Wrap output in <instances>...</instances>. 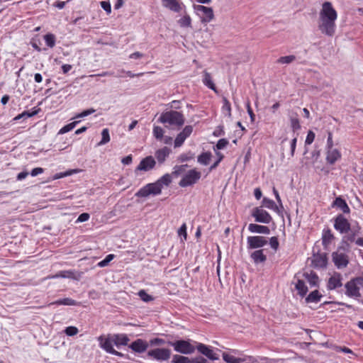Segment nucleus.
<instances>
[{
  "label": "nucleus",
  "instance_id": "obj_11",
  "mask_svg": "<svg viewBox=\"0 0 363 363\" xmlns=\"http://www.w3.org/2000/svg\"><path fill=\"white\" fill-rule=\"evenodd\" d=\"M252 216L255 221L268 224L272 221V216L262 207H256L252 210Z\"/></svg>",
  "mask_w": 363,
  "mask_h": 363
},
{
  "label": "nucleus",
  "instance_id": "obj_40",
  "mask_svg": "<svg viewBox=\"0 0 363 363\" xmlns=\"http://www.w3.org/2000/svg\"><path fill=\"white\" fill-rule=\"evenodd\" d=\"M222 356H223V360L225 362H226L227 363H239V362L242 361V359L237 358V357H234L233 355L226 353V352H223Z\"/></svg>",
  "mask_w": 363,
  "mask_h": 363
},
{
  "label": "nucleus",
  "instance_id": "obj_50",
  "mask_svg": "<svg viewBox=\"0 0 363 363\" xmlns=\"http://www.w3.org/2000/svg\"><path fill=\"white\" fill-rule=\"evenodd\" d=\"M96 110L94 108H89L86 110L83 111L82 113H78L76 115L74 118H84L94 113H95Z\"/></svg>",
  "mask_w": 363,
  "mask_h": 363
},
{
  "label": "nucleus",
  "instance_id": "obj_61",
  "mask_svg": "<svg viewBox=\"0 0 363 363\" xmlns=\"http://www.w3.org/2000/svg\"><path fill=\"white\" fill-rule=\"evenodd\" d=\"M328 137L327 140V149H333V141L332 138V133L328 131Z\"/></svg>",
  "mask_w": 363,
  "mask_h": 363
},
{
  "label": "nucleus",
  "instance_id": "obj_36",
  "mask_svg": "<svg viewBox=\"0 0 363 363\" xmlns=\"http://www.w3.org/2000/svg\"><path fill=\"white\" fill-rule=\"evenodd\" d=\"M334 236L332 234L330 230L328 229L326 230H324L323 237H322V242L323 245L326 246L329 245L331 241L333 240Z\"/></svg>",
  "mask_w": 363,
  "mask_h": 363
},
{
  "label": "nucleus",
  "instance_id": "obj_30",
  "mask_svg": "<svg viewBox=\"0 0 363 363\" xmlns=\"http://www.w3.org/2000/svg\"><path fill=\"white\" fill-rule=\"evenodd\" d=\"M172 182V174H165L160 179H158L156 182L160 184V188L162 189L164 186H168Z\"/></svg>",
  "mask_w": 363,
  "mask_h": 363
},
{
  "label": "nucleus",
  "instance_id": "obj_12",
  "mask_svg": "<svg viewBox=\"0 0 363 363\" xmlns=\"http://www.w3.org/2000/svg\"><path fill=\"white\" fill-rule=\"evenodd\" d=\"M267 240L262 236H249L247 238V250L257 249L267 245Z\"/></svg>",
  "mask_w": 363,
  "mask_h": 363
},
{
  "label": "nucleus",
  "instance_id": "obj_29",
  "mask_svg": "<svg viewBox=\"0 0 363 363\" xmlns=\"http://www.w3.org/2000/svg\"><path fill=\"white\" fill-rule=\"evenodd\" d=\"M322 294L319 292L318 290H314L311 291L306 298L305 302L306 303H318L320 301L322 298Z\"/></svg>",
  "mask_w": 363,
  "mask_h": 363
},
{
  "label": "nucleus",
  "instance_id": "obj_21",
  "mask_svg": "<svg viewBox=\"0 0 363 363\" xmlns=\"http://www.w3.org/2000/svg\"><path fill=\"white\" fill-rule=\"evenodd\" d=\"M312 264L315 268H325L328 264V258L325 253L313 255Z\"/></svg>",
  "mask_w": 363,
  "mask_h": 363
},
{
  "label": "nucleus",
  "instance_id": "obj_26",
  "mask_svg": "<svg viewBox=\"0 0 363 363\" xmlns=\"http://www.w3.org/2000/svg\"><path fill=\"white\" fill-rule=\"evenodd\" d=\"M170 150L167 147H164L155 152V157L160 163H163L169 156Z\"/></svg>",
  "mask_w": 363,
  "mask_h": 363
},
{
  "label": "nucleus",
  "instance_id": "obj_14",
  "mask_svg": "<svg viewBox=\"0 0 363 363\" xmlns=\"http://www.w3.org/2000/svg\"><path fill=\"white\" fill-rule=\"evenodd\" d=\"M156 162L152 156H147L143 158L135 169L136 173L138 171L148 172L155 168Z\"/></svg>",
  "mask_w": 363,
  "mask_h": 363
},
{
  "label": "nucleus",
  "instance_id": "obj_5",
  "mask_svg": "<svg viewBox=\"0 0 363 363\" xmlns=\"http://www.w3.org/2000/svg\"><path fill=\"white\" fill-rule=\"evenodd\" d=\"M162 189L156 182L149 183L140 188L135 194L136 197L146 198L150 195L157 196L162 193Z\"/></svg>",
  "mask_w": 363,
  "mask_h": 363
},
{
  "label": "nucleus",
  "instance_id": "obj_46",
  "mask_svg": "<svg viewBox=\"0 0 363 363\" xmlns=\"http://www.w3.org/2000/svg\"><path fill=\"white\" fill-rule=\"evenodd\" d=\"M173 363H190L188 357L176 354L173 357Z\"/></svg>",
  "mask_w": 363,
  "mask_h": 363
},
{
  "label": "nucleus",
  "instance_id": "obj_54",
  "mask_svg": "<svg viewBox=\"0 0 363 363\" xmlns=\"http://www.w3.org/2000/svg\"><path fill=\"white\" fill-rule=\"evenodd\" d=\"M101 8L108 13H111V6L108 1H104L100 3Z\"/></svg>",
  "mask_w": 363,
  "mask_h": 363
},
{
  "label": "nucleus",
  "instance_id": "obj_64",
  "mask_svg": "<svg viewBox=\"0 0 363 363\" xmlns=\"http://www.w3.org/2000/svg\"><path fill=\"white\" fill-rule=\"evenodd\" d=\"M43 169L41 168V167H36V168H34L32 169L31 172H30V175L32 177H35L38 174H40L43 172Z\"/></svg>",
  "mask_w": 363,
  "mask_h": 363
},
{
  "label": "nucleus",
  "instance_id": "obj_27",
  "mask_svg": "<svg viewBox=\"0 0 363 363\" xmlns=\"http://www.w3.org/2000/svg\"><path fill=\"white\" fill-rule=\"evenodd\" d=\"M250 257L252 258V259L253 260V262L256 264H259V263H263L267 259V257L263 253V250H258L254 251L250 255Z\"/></svg>",
  "mask_w": 363,
  "mask_h": 363
},
{
  "label": "nucleus",
  "instance_id": "obj_49",
  "mask_svg": "<svg viewBox=\"0 0 363 363\" xmlns=\"http://www.w3.org/2000/svg\"><path fill=\"white\" fill-rule=\"evenodd\" d=\"M294 59L295 57L294 55L281 57L278 59L277 62L280 64H289L291 63Z\"/></svg>",
  "mask_w": 363,
  "mask_h": 363
},
{
  "label": "nucleus",
  "instance_id": "obj_6",
  "mask_svg": "<svg viewBox=\"0 0 363 363\" xmlns=\"http://www.w3.org/2000/svg\"><path fill=\"white\" fill-rule=\"evenodd\" d=\"M191 340H177L175 342H170V345L174 347V350L179 353L190 354L195 350V346L191 343Z\"/></svg>",
  "mask_w": 363,
  "mask_h": 363
},
{
  "label": "nucleus",
  "instance_id": "obj_44",
  "mask_svg": "<svg viewBox=\"0 0 363 363\" xmlns=\"http://www.w3.org/2000/svg\"><path fill=\"white\" fill-rule=\"evenodd\" d=\"M115 255H113V254H109L108 255L105 259H104L103 260H101V262H99L97 265L98 267H106L109 262L113 260V259L114 258Z\"/></svg>",
  "mask_w": 363,
  "mask_h": 363
},
{
  "label": "nucleus",
  "instance_id": "obj_19",
  "mask_svg": "<svg viewBox=\"0 0 363 363\" xmlns=\"http://www.w3.org/2000/svg\"><path fill=\"white\" fill-rule=\"evenodd\" d=\"M332 257L335 265L339 269L345 267L348 264L347 256L344 253L335 252L332 254Z\"/></svg>",
  "mask_w": 363,
  "mask_h": 363
},
{
  "label": "nucleus",
  "instance_id": "obj_3",
  "mask_svg": "<svg viewBox=\"0 0 363 363\" xmlns=\"http://www.w3.org/2000/svg\"><path fill=\"white\" fill-rule=\"evenodd\" d=\"M361 286H363V278L361 277L353 278L345 285V294L349 297L358 298L361 296L359 292Z\"/></svg>",
  "mask_w": 363,
  "mask_h": 363
},
{
  "label": "nucleus",
  "instance_id": "obj_34",
  "mask_svg": "<svg viewBox=\"0 0 363 363\" xmlns=\"http://www.w3.org/2000/svg\"><path fill=\"white\" fill-rule=\"evenodd\" d=\"M203 83L209 89L216 91V86L212 81L211 74L206 71L203 72Z\"/></svg>",
  "mask_w": 363,
  "mask_h": 363
},
{
  "label": "nucleus",
  "instance_id": "obj_1",
  "mask_svg": "<svg viewBox=\"0 0 363 363\" xmlns=\"http://www.w3.org/2000/svg\"><path fill=\"white\" fill-rule=\"evenodd\" d=\"M159 121L162 123H168L179 127L184 123L183 114L176 111H169L162 113Z\"/></svg>",
  "mask_w": 363,
  "mask_h": 363
},
{
  "label": "nucleus",
  "instance_id": "obj_32",
  "mask_svg": "<svg viewBox=\"0 0 363 363\" xmlns=\"http://www.w3.org/2000/svg\"><path fill=\"white\" fill-rule=\"evenodd\" d=\"M212 154L210 152H205L199 155L197 161L203 165H208L211 159Z\"/></svg>",
  "mask_w": 363,
  "mask_h": 363
},
{
  "label": "nucleus",
  "instance_id": "obj_8",
  "mask_svg": "<svg viewBox=\"0 0 363 363\" xmlns=\"http://www.w3.org/2000/svg\"><path fill=\"white\" fill-rule=\"evenodd\" d=\"M320 18L336 21L337 18V11L333 7L331 2L325 1L322 5V9L320 11Z\"/></svg>",
  "mask_w": 363,
  "mask_h": 363
},
{
  "label": "nucleus",
  "instance_id": "obj_58",
  "mask_svg": "<svg viewBox=\"0 0 363 363\" xmlns=\"http://www.w3.org/2000/svg\"><path fill=\"white\" fill-rule=\"evenodd\" d=\"M89 214L87 213H83L79 216L77 219V223H83L87 221L89 219Z\"/></svg>",
  "mask_w": 363,
  "mask_h": 363
},
{
  "label": "nucleus",
  "instance_id": "obj_59",
  "mask_svg": "<svg viewBox=\"0 0 363 363\" xmlns=\"http://www.w3.org/2000/svg\"><path fill=\"white\" fill-rule=\"evenodd\" d=\"M269 245L272 249L277 250L279 247V242L276 237H272L269 240Z\"/></svg>",
  "mask_w": 363,
  "mask_h": 363
},
{
  "label": "nucleus",
  "instance_id": "obj_10",
  "mask_svg": "<svg viewBox=\"0 0 363 363\" xmlns=\"http://www.w3.org/2000/svg\"><path fill=\"white\" fill-rule=\"evenodd\" d=\"M318 28L322 33L328 36H333L335 32V21L320 18Z\"/></svg>",
  "mask_w": 363,
  "mask_h": 363
},
{
  "label": "nucleus",
  "instance_id": "obj_9",
  "mask_svg": "<svg viewBox=\"0 0 363 363\" xmlns=\"http://www.w3.org/2000/svg\"><path fill=\"white\" fill-rule=\"evenodd\" d=\"M171 352L167 348H156L147 352V356L157 361H167L170 358Z\"/></svg>",
  "mask_w": 363,
  "mask_h": 363
},
{
  "label": "nucleus",
  "instance_id": "obj_39",
  "mask_svg": "<svg viewBox=\"0 0 363 363\" xmlns=\"http://www.w3.org/2000/svg\"><path fill=\"white\" fill-rule=\"evenodd\" d=\"M79 123V121H74V122H72L65 126H63L62 128L60 129V130L58 131V134L59 135H62V134H65L66 133H68L69 131H71L72 130H73L75 126Z\"/></svg>",
  "mask_w": 363,
  "mask_h": 363
},
{
  "label": "nucleus",
  "instance_id": "obj_31",
  "mask_svg": "<svg viewBox=\"0 0 363 363\" xmlns=\"http://www.w3.org/2000/svg\"><path fill=\"white\" fill-rule=\"evenodd\" d=\"M221 111L225 116H227L229 118H231V105L225 97L223 98V106L221 108Z\"/></svg>",
  "mask_w": 363,
  "mask_h": 363
},
{
  "label": "nucleus",
  "instance_id": "obj_42",
  "mask_svg": "<svg viewBox=\"0 0 363 363\" xmlns=\"http://www.w3.org/2000/svg\"><path fill=\"white\" fill-rule=\"evenodd\" d=\"M307 280L311 286H318L319 278L315 273L308 275Z\"/></svg>",
  "mask_w": 363,
  "mask_h": 363
},
{
  "label": "nucleus",
  "instance_id": "obj_56",
  "mask_svg": "<svg viewBox=\"0 0 363 363\" xmlns=\"http://www.w3.org/2000/svg\"><path fill=\"white\" fill-rule=\"evenodd\" d=\"M347 233V234L343 237V241L345 242H354L355 241V238H356V235H354V233H352L350 231H349Z\"/></svg>",
  "mask_w": 363,
  "mask_h": 363
},
{
  "label": "nucleus",
  "instance_id": "obj_4",
  "mask_svg": "<svg viewBox=\"0 0 363 363\" xmlns=\"http://www.w3.org/2000/svg\"><path fill=\"white\" fill-rule=\"evenodd\" d=\"M98 341L99 342L100 347L106 352L118 357L123 356L121 352L114 350L113 346L115 344L112 335H108V336L101 335L98 337Z\"/></svg>",
  "mask_w": 363,
  "mask_h": 363
},
{
  "label": "nucleus",
  "instance_id": "obj_16",
  "mask_svg": "<svg viewBox=\"0 0 363 363\" xmlns=\"http://www.w3.org/2000/svg\"><path fill=\"white\" fill-rule=\"evenodd\" d=\"M196 349L200 353L205 355L206 357L211 360H217L220 357V355L218 352L213 350L211 347L204 344L198 343L196 345Z\"/></svg>",
  "mask_w": 363,
  "mask_h": 363
},
{
  "label": "nucleus",
  "instance_id": "obj_25",
  "mask_svg": "<svg viewBox=\"0 0 363 363\" xmlns=\"http://www.w3.org/2000/svg\"><path fill=\"white\" fill-rule=\"evenodd\" d=\"M248 230L253 233L269 234L270 230L268 227L255 223H250L248 225Z\"/></svg>",
  "mask_w": 363,
  "mask_h": 363
},
{
  "label": "nucleus",
  "instance_id": "obj_17",
  "mask_svg": "<svg viewBox=\"0 0 363 363\" xmlns=\"http://www.w3.org/2000/svg\"><path fill=\"white\" fill-rule=\"evenodd\" d=\"M128 347L135 353H143L149 347V343L143 339H137L128 345Z\"/></svg>",
  "mask_w": 363,
  "mask_h": 363
},
{
  "label": "nucleus",
  "instance_id": "obj_2",
  "mask_svg": "<svg viewBox=\"0 0 363 363\" xmlns=\"http://www.w3.org/2000/svg\"><path fill=\"white\" fill-rule=\"evenodd\" d=\"M193 9L195 14L199 17L202 24H207L211 22L214 18V12L211 7L201 4H194Z\"/></svg>",
  "mask_w": 363,
  "mask_h": 363
},
{
  "label": "nucleus",
  "instance_id": "obj_28",
  "mask_svg": "<svg viewBox=\"0 0 363 363\" xmlns=\"http://www.w3.org/2000/svg\"><path fill=\"white\" fill-rule=\"evenodd\" d=\"M333 206L339 208L345 213H349L350 212V209L346 201L341 197H337L335 199L333 203Z\"/></svg>",
  "mask_w": 363,
  "mask_h": 363
},
{
  "label": "nucleus",
  "instance_id": "obj_52",
  "mask_svg": "<svg viewBox=\"0 0 363 363\" xmlns=\"http://www.w3.org/2000/svg\"><path fill=\"white\" fill-rule=\"evenodd\" d=\"M186 167H187V164L176 166L174 168V171L172 172V174L175 177L180 175L182 173H183L184 172L185 168Z\"/></svg>",
  "mask_w": 363,
  "mask_h": 363
},
{
  "label": "nucleus",
  "instance_id": "obj_24",
  "mask_svg": "<svg viewBox=\"0 0 363 363\" xmlns=\"http://www.w3.org/2000/svg\"><path fill=\"white\" fill-rule=\"evenodd\" d=\"M341 157V154L337 149H328L327 151L326 160L330 164H333Z\"/></svg>",
  "mask_w": 363,
  "mask_h": 363
},
{
  "label": "nucleus",
  "instance_id": "obj_33",
  "mask_svg": "<svg viewBox=\"0 0 363 363\" xmlns=\"http://www.w3.org/2000/svg\"><path fill=\"white\" fill-rule=\"evenodd\" d=\"M262 206L272 210L275 212H279V207L276 203L268 198H264L262 200Z\"/></svg>",
  "mask_w": 363,
  "mask_h": 363
},
{
  "label": "nucleus",
  "instance_id": "obj_51",
  "mask_svg": "<svg viewBox=\"0 0 363 363\" xmlns=\"http://www.w3.org/2000/svg\"><path fill=\"white\" fill-rule=\"evenodd\" d=\"M78 332H79V330L75 326H69L65 329V333L67 336H74V335H77L78 333Z\"/></svg>",
  "mask_w": 363,
  "mask_h": 363
},
{
  "label": "nucleus",
  "instance_id": "obj_45",
  "mask_svg": "<svg viewBox=\"0 0 363 363\" xmlns=\"http://www.w3.org/2000/svg\"><path fill=\"white\" fill-rule=\"evenodd\" d=\"M228 143V142L226 139H220L217 142L216 146L213 147V150L216 152V150L224 149L227 146Z\"/></svg>",
  "mask_w": 363,
  "mask_h": 363
},
{
  "label": "nucleus",
  "instance_id": "obj_60",
  "mask_svg": "<svg viewBox=\"0 0 363 363\" xmlns=\"http://www.w3.org/2000/svg\"><path fill=\"white\" fill-rule=\"evenodd\" d=\"M178 234L180 236H184V239L186 238V235H187V233H186V224L184 223L179 229L178 230Z\"/></svg>",
  "mask_w": 363,
  "mask_h": 363
},
{
  "label": "nucleus",
  "instance_id": "obj_38",
  "mask_svg": "<svg viewBox=\"0 0 363 363\" xmlns=\"http://www.w3.org/2000/svg\"><path fill=\"white\" fill-rule=\"evenodd\" d=\"M110 141V135L109 130L108 128H104L101 132V140L99 143H98V146L104 145L108 143Z\"/></svg>",
  "mask_w": 363,
  "mask_h": 363
},
{
  "label": "nucleus",
  "instance_id": "obj_53",
  "mask_svg": "<svg viewBox=\"0 0 363 363\" xmlns=\"http://www.w3.org/2000/svg\"><path fill=\"white\" fill-rule=\"evenodd\" d=\"M77 172H78V170H77V169H72V170L67 171L65 172H60V173L55 174L54 177V179H60V178H62L65 177L70 176L73 173H76Z\"/></svg>",
  "mask_w": 363,
  "mask_h": 363
},
{
  "label": "nucleus",
  "instance_id": "obj_18",
  "mask_svg": "<svg viewBox=\"0 0 363 363\" xmlns=\"http://www.w3.org/2000/svg\"><path fill=\"white\" fill-rule=\"evenodd\" d=\"M193 131V127L191 125H186L184 127L183 130L179 133L174 140V147H179L183 145L185 140L190 136Z\"/></svg>",
  "mask_w": 363,
  "mask_h": 363
},
{
  "label": "nucleus",
  "instance_id": "obj_62",
  "mask_svg": "<svg viewBox=\"0 0 363 363\" xmlns=\"http://www.w3.org/2000/svg\"><path fill=\"white\" fill-rule=\"evenodd\" d=\"M164 343V340L160 338H154L150 341L151 345H161Z\"/></svg>",
  "mask_w": 363,
  "mask_h": 363
},
{
  "label": "nucleus",
  "instance_id": "obj_63",
  "mask_svg": "<svg viewBox=\"0 0 363 363\" xmlns=\"http://www.w3.org/2000/svg\"><path fill=\"white\" fill-rule=\"evenodd\" d=\"M247 111L250 117L251 121L253 122L255 121V116L251 108L250 102L247 103Z\"/></svg>",
  "mask_w": 363,
  "mask_h": 363
},
{
  "label": "nucleus",
  "instance_id": "obj_57",
  "mask_svg": "<svg viewBox=\"0 0 363 363\" xmlns=\"http://www.w3.org/2000/svg\"><path fill=\"white\" fill-rule=\"evenodd\" d=\"M315 139V133L312 130L308 132V135L305 141L306 145H311Z\"/></svg>",
  "mask_w": 363,
  "mask_h": 363
},
{
  "label": "nucleus",
  "instance_id": "obj_35",
  "mask_svg": "<svg viewBox=\"0 0 363 363\" xmlns=\"http://www.w3.org/2000/svg\"><path fill=\"white\" fill-rule=\"evenodd\" d=\"M296 290L300 296H304L308 292V287L303 281L298 279L296 281Z\"/></svg>",
  "mask_w": 363,
  "mask_h": 363
},
{
  "label": "nucleus",
  "instance_id": "obj_20",
  "mask_svg": "<svg viewBox=\"0 0 363 363\" xmlns=\"http://www.w3.org/2000/svg\"><path fill=\"white\" fill-rule=\"evenodd\" d=\"M342 275L340 273H335L331 276L327 284V288L328 290H334L342 286Z\"/></svg>",
  "mask_w": 363,
  "mask_h": 363
},
{
  "label": "nucleus",
  "instance_id": "obj_15",
  "mask_svg": "<svg viewBox=\"0 0 363 363\" xmlns=\"http://www.w3.org/2000/svg\"><path fill=\"white\" fill-rule=\"evenodd\" d=\"M163 7L175 13L183 11L185 5L180 0H161Z\"/></svg>",
  "mask_w": 363,
  "mask_h": 363
},
{
  "label": "nucleus",
  "instance_id": "obj_23",
  "mask_svg": "<svg viewBox=\"0 0 363 363\" xmlns=\"http://www.w3.org/2000/svg\"><path fill=\"white\" fill-rule=\"evenodd\" d=\"M112 336L114 340L115 346L117 347L128 345L130 341V339L125 334H113Z\"/></svg>",
  "mask_w": 363,
  "mask_h": 363
},
{
  "label": "nucleus",
  "instance_id": "obj_55",
  "mask_svg": "<svg viewBox=\"0 0 363 363\" xmlns=\"http://www.w3.org/2000/svg\"><path fill=\"white\" fill-rule=\"evenodd\" d=\"M72 273L69 271H62L53 276V278H69Z\"/></svg>",
  "mask_w": 363,
  "mask_h": 363
},
{
  "label": "nucleus",
  "instance_id": "obj_43",
  "mask_svg": "<svg viewBox=\"0 0 363 363\" xmlns=\"http://www.w3.org/2000/svg\"><path fill=\"white\" fill-rule=\"evenodd\" d=\"M36 114H37V111H33L31 113L28 112V111H23L22 113L18 114V116H16L13 118V121H19L20 119H22V118L26 119V118L32 117V116H35Z\"/></svg>",
  "mask_w": 363,
  "mask_h": 363
},
{
  "label": "nucleus",
  "instance_id": "obj_37",
  "mask_svg": "<svg viewBox=\"0 0 363 363\" xmlns=\"http://www.w3.org/2000/svg\"><path fill=\"white\" fill-rule=\"evenodd\" d=\"M52 304L55 305H64V306H76L77 302L69 298H65L62 299L57 300L53 302Z\"/></svg>",
  "mask_w": 363,
  "mask_h": 363
},
{
  "label": "nucleus",
  "instance_id": "obj_48",
  "mask_svg": "<svg viewBox=\"0 0 363 363\" xmlns=\"http://www.w3.org/2000/svg\"><path fill=\"white\" fill-rule=\"evenodd\" d=\"M138 296L145 302H149L153 300V297L145 292V290H140Z\"/></svg>",
  "mask_w": 363,
  "mask_h": 363
},
{
  "label": "nucleus",
  "instance_id": "obj_13",
  "mask_svg": "<svg viewBox=\"0 0 363 363\" xmlns=\"http://www.w3.org/2000/svg\"><path fill=\"white\" fill-rule=\"evenodd\" d=\"M334 228L340 233H347L350 230V223L344 216L339 214L335 219Z\"/></svg>",
  "mask_w": 363,
  "mask_h": 363
},
{
  "label": "nucleus",
  "instance_id": "obj_41",
  "mask_svg": "<svg viewBox=\"0 0 363 363\" xmlns=\"http://www.w3.org/2000/svg\"><path fill=\"white\" fill-rule=\"evenodd\" d=\"M44 40H45L46 45L49 48H52L55 45L56 38H55V35H53L52 33H48L44 35Z\"/></svg>",
  "mask_w": 363,
  "mask_h": 363
},
{
  "label": "nucleus",
  "instance_id": "obj_47",
  "mask_svg": "<svg viewBox=\"0 0 363 363\" xmlns=\"http://www.w3.org/2000/svg\"><path fill=\"white\" fill-rule=\"evenodd\" d=\"M152 133H153V135L157 140H161L164 135V130L160 126H154Z\"/></svg>",
  "mask_w": 363,
  "mask_h": 363
},
{
  "label": "nucleus",
  "instance_id": "obj_7",
  "mask_svg": "<svg viewBox=\"0 0 363 363\" xmlns=\"http://www.w3.org/2000/svg\"><path fill=\"white\" fill-rule=\"evenodd\" d=\"M201 174L196 169L188 171L179 181V185L181 187H187L196 184L201 178Z\"/></svg>",
  "mask_w": 363,
  "mask_h": 363
},
{
  "label": "nucleus",
  "instance_id": "obj_22",
  "mask_svg": "<svg viewBox=\"0 0 363 363\" xmlns=\"http://www.w3.org/2000/svg\"><path fill=\"white\" fill-rule=\"evenodd\" d=\"M181 18L177 21L179 26L182 28H191V18L186 11V8L180 11Z\"/></svg>",
  "mask_w": 363,
  "mask_h": 363
}]
</instances>
